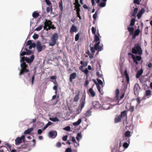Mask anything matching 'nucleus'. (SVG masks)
Segmentation results:
<instances>
[{
	"mask_svg": "<svg viewBox=\"0 0 152 152\" xmlns=\"http://www.w3.org/2000/svg\"><path fill=\"white\" fill-rule=\"evenodd\" d=\"M33 129L34 128L33 127L28 129L24 132V134H30Z\"/></svg>",
	"mask_w": 152,
	"mask_h": 152,
	"instance_id": "18",
	"label": "nucleus"
},
{
	"mask_svg": "<svg viewBox=\"0 0 152 152\" xmlns=\"http://www.w3.org/2000/svg\"><path fill=\"white\" fill-rule=\"evenodd\" d=\"M36 46V45L35 43H33L31 45H29V49H31L32 48H35Z\"/></svg>",
	"mask_w": 152,
	"mask_h": 152,
	"instance_id": "42",
	"label": "nucleus"
},
{
	"mask_svg": "<svg viewBox=\"0 0 152 152\" xmlns=\"http://www.w3.org/2000/svg\"><path fill=\"white\" fill-rule=\"evenodd\" d=\"M50 120L53 122L58 121L59 120L57 117L50 118H49Z\"/></svg>",
	"mask_w": 152,
	"mask_h": 152,
	"instance_id": "35",
	"label": "nucleus"
},
{
	"mask_svg": "<svg viewBox=\"0 0 152 152\" xmlns=\"http://www.w3.org/2000/svg\"><path fill=\"white\" fill-rule=\"evenodd\" d=\"M124 75L126 79V80L127 83H129V79L128 75L127 73L126 70H125L124 72Z\"/></svg>",
	"mask_w": 152,
	"mask_h": 152,
	"instance_id": "21",
	"label": "nucleus"
},
{
	"mask_svg": "<svg viewBox=\"0 0 152 152\" xmlns=\"http://www.w3.org/2000/svg\"><path fill=\"white\" fill-rule=\"evenodd\" d=\"M86 98V94L85 93H84L80 100V104L76 112L78 114H79L81 112L82 109L84 106L85 103Z\"/></svg>",
	"mask_w": 152,
	"mask_h": 152,
	"instance_id": "2",
	"label": "nucleus"
},
{
	"mask_svg": "<svg viewBox=\"0 0 152 152\" xmlns=\"http://www.w3.org/2000/svg\"><path fill=\"white\" fill-rule=\"evenodd\" d=\"M137 101V104H139L140 102H141V100L140 99V97H137L136 99Z\"/></svg>",
	"mask_w": 152,
	"mask_h": 152,
	"instance_id": "58",
	"label": "nucleus"
},
{
	"mask_svg": "<svg viewBox=\"0 0 152 152\" xmlns=\"http://www.w3.org/2000/svg\"><path fill=\"white\" fill-rule=\"evenodd\" d=\"M96 43L94 45V48H95V50H98L99 51H100L103 50L102 47L101 46H99L100 42H96Z\"/></svg>",
	"mask_w": 152,
	"mask_h": 152,
	"instance_id": "10",
	"label": "nucleus"
},
{
	"mask_svg": "<svg viewBox=\"0 0 152 152\" xmlns=\"http://www.w3.org/2000/svg\"><path fill=\"white\" fill-rule=\"evenodd\" d=\"M133 3L134 4H140L139 0H134Z\"/></svg>",
	"mask_w": 152,
	"mask_h": 152,
	"instance_id": "59",
	"label": "nucleus"
},
{
	"mask_svg": "<svg viewBox=\"0 0 152 152\" xmlns=\"http://www.w3.org/2000/svg\"><path fill=\"white\" fill-rule=\"evenodd\" d=\"M28 146V145L27 144L22 145L20 147V148L21 149H24L27 148Z\"/></svg>",
	"mask_w": 152,
	"mask_h": 152,
	"instance_id": "34",
	"label": "nucleus"
},
{
	"mask_svg": "<svg viewBox=\"0 0 152 152\" xmlns=\"http://www.w3.org/2000/svg\"><path fill=\"white\" fill-rule=\"evenodd\" d=\"M26 51H23L20 54V55L21 56H24L25 55H26Z\"/></svg>",
	"mask_w": 152,
	"mask_h": 152,
	"instance_id": "64",
	"label": "nucleus"
},
{
	"mask_svg": "<svg viewBox=\"0 0 152 152\" xmlns=\"http://www.w3.org/2000/svg\"><path fill=\"white\" fill-rule=\"evenodd\" d=\"M77 30V29L75 26L73 25L70 29V31L71 33H72L74 32H76Z\"/></svg>",
	"mask_w": 152,
	"mask_h": 152,
	"instance_id": "26",
	"label": "nucleus"
},
{
	"mask_svg": "<svg viewBox=\"0 0 152 152\" xmlns=\"http://www.w3.org/2000/svg\"><path fill=\"white\" fill-rule=\"evenodd\" d=\"M72 141L73 142V144L74 145L75 147H77L79 145V143L78 142H77L76 141L75 138L73 137H71Z\"/></svg>",
	"mask_w": 152,
	"mask_h": 152,
	"instance_id": "16",
	"label": "nucleus"
},
{
	"mask_svg": "<svg viewBox=\"0 0 152 152\" xmlns=\"http://www.w3.org/2000/svg\"><path fill=\"white\" fill-rule=\"evenodd\" d=\"M145 12V10L144 9H142L140 11H139L138 12L137 16V18L138 19H139L141 18L142 15Z\"/></svg>",
	"mask_w": 152,
	"mask_h": 152,
	"instance_id": "13",
	"label": "nucleus"
},
{
	"mask_svg": "<svg viewBox=\"0 0 152 152\" xmlns=\"http://www.w3.org/2000/svg\"><path fill=\"white\" fill-rule=\"evenodd\" d=\"M80 94V91H78L77 93V95H76L74 99V101L75 102H77L79 99V95Z\"/></svg>",
	"mask_w": 152,
	"mask_h": 152,
	"instance_id": "22",
	"label": "nucleus"
},
{
	"mask_svg": "<svg viewBox=\"0 0 152 152\" xmlns=\"http://www.w3.org/2000/svg\"><path fill=\"white\" fill-rule=\"evenodd\" d=\"M34 78H35V75H34L31 78V83L32 85L33 84L34 82Z\"/></svg>",
	"mask_w": 152,
	"mask_h": 152,
	"instance_id": "63",
	"label": "nucleus"
},
{
	"mask_svg": "<svg viewBox=\"0 0 152 152\" xmlns=\"http://www.w3.org/2000/svg\"><path fill=\"white\" fill-rule=\"evenodd\" d=\"M101 107V104L97 101H94L92 102V107L95 109H98Z\"/></svg>",
	"mask_w": 152,
	"mask_h": 152,
	"instance_id": "8",
	"label": "nucleus"
},
{
	"mask_svg": "<svg viewBox=\"0 0 152 152\" xmlns=\"http://www.w3.org/2000/svg\"><path fill=\"white\" fill-rule=\"evenodd\" d=\"M95 48L94 47H91L90 48V50L91 52L93 53H94L95 52Z\"/></svg>",
	"mask_w": 152,
	"mask_h": 152,
	"instance_id": "60",
	"label": "nucleus"
},
{
	"mask_svg": "<svg viewBox=\"0 0 152 152\" xmlns=\"http://www.w3.org/2000/svg\"><path fill=\"white\" fill-rule=\"evenodd\" d=\"M25 136L24 135H22L21 137H18L15 140V144L16 145H20L22 142L25 141Z\"/></svg>",
	"mask_w": 152,
	"mask_h": 152,
	"instance_id": "6",
	"label": "nucleus"
},
{
	"mask_svg": "<svg viewBox=\"0 0 152 152\" xmlns=\"http://www.w3.org/2000/svg\"><path fill=\"white\" fill-rule=\"evenodd\" d=\"M121 117L120 116V115H119L117 116H116L115 119V123H117L121 121Z\"/></svg>",
	"mask_w": 152,
	"mask_h": 152,
	"instance_id": "23",
	"label": "nucleus"
},
{
	"mask_svg": "<svg viewBox=\"0 0 152 152\" xmlns=\"http://www.w3.org/2000/svg\"><path fill=\"white\" fill-rule=\"evenodd\" d=\"M142 72L143 70L142 69H140L139 71H138L136 75V77L137 78H139L142 75Z\"/></svg>",
	"mask_w": 152,
	"mask_h": 152,
	"instance_id": "24",
	"label": "nucleus"
},
{
	"mask_svg": "<svg viewBox=\"0 0 152 152\" xmlns=\"http://www.w3.org/2000/svg\"><path fill=\"white\" fill-rule=\"evenodd\" d=\"M34 58V56L32 55L29 58L27 57H26L25 58V60L28 63H30L33 61Z\"/></svg>",
	"mask_w": 152,
	"mask_h": 152,
	"instance_id": "12",
	"label": "nucleus"
},
{
	"mask_svg": "<svg viewBox=\"0 0 152 152\" xmlns=\"http://www.w3.org/2000/svg\"><path fill=\"white\" fill-rule=\"evenodd\" d=\"M61 143L60 142H58L56 144V146L57 147L59 148L61 146Z\"/></svg>",
	"mask_w": 152,
	"mask_h": 152,
	"instance_id": "55",
	"label": "nucleus"
},
{
	"mask_svg": "<svg viewBox=\"0 0 152 152\" xmlns=\"http://www.w3.org/2000/svg\"><path fill=\"white\" fill-rule=\"evenodd\" d=\"M119 93V90L118 89H117L115 91V95L116 98H118V95Z\"/></svg>",
	"mask_w": 152,
	"mask_h": 152,
	"instance_id": "40",
	"label": "nucleus"
},
{
	"mask_svg": "<svg viewBox=\"0 0 152 152\" xmlns=\"http://www.w3.org/2000/svg\"><path fill=\"white\" fill-rule=\"evenodd\" d=\"M102 107L105 110H107L110 108V104L107 102L104 103L102 105Z\"/></svg>",
	"mask_w": 152,
	"mask_h": 152,
	"instance_id": "15",
	"label": "nucleus"
},
{
	"mask_svg": "<svg viewBox=\"0 0 152 152\" xmlns=\"http://www.w3.org/2000/svg\"><path fill=\"white\" fill-rule=\"evenodd\" d=\"M25 57L24 56L21 57V59L20 60V62L21 63H22V62L23 63V62H24V61L25 60Z\"/></svg>",
	"mask_w": 152,
	"mask_h": 152,
	"instance_id": "62",
	"label": "nucleus"
},
{
	"mask_svg": "<svg viewBox=\"0 0 152 152\" xmlns=\"http://www.w3.org/2000/svg\"><path fill=\"white\" fill-rule=\"evenodd\" d=\"M127 29L130 35L133 34L134 30V28L133 27H128L127 28Z\"/></svg>",
	"mask_w": 152,
	"mask_h": 152,
	"instance_id": "17",
	"label": "nucleus"
},
{
	"mask_svg": "<svg viewBox=\"0 0 152 152\" xmlns=\"http://www.w3.org/2000/svg\"><path fill=\"white\" fill-rule=\"evenodd\" d=\"M42 27L43 26H40L39 27H37L35 29V30L37 31H39L42 29Z\"/></svg>",
	"mask_w": 152,
	"mask_h": 152,
	"instance_id": "47",
	"label": "nucleus"
},
{
	"mask_svg": "<svg viewBox=\"0 0 152 152\" xmlns=\"http://www.w3.org/2000/svg\"><path fill=\"white\" fill-rule=\"evenodd\" d=\"M97 14L96 13V12L94 14L93 16V17L94 19L95 20L97 18Z\"/></svg>",
	"mask_w": 152,
	"mask_h": 152,
	"instance_id": "53",
	"label": "nucleus"
},
{
	"mask_svg": "<svg viewBox=\"0 0 152 152\" xmlns=\"http://www.w3.org/2000/svg\"><path fill=\"white\" fill-rule=\"evenodd\" d=\"M132 52L133 53L137 54L140 56L142 54V50L140 45L139 43L135 45L132 49Z\"/></svg>",
	"mask_w": 152,
	"mask_h": 152,
	"instance_id": "1",
	"label": "nucleus"
},
{
	"mask_svg": "<svg viewBox=\"0 0 152 152\" xmlns=\"http://www.w3.org/2000/svg\"><path fill=\"white\" fill-rule=\"evenodd\" d=\"M82 72L85 74L86 75L87 77H88V71L87 68H86L84 70H83Z\"/></svg>",
	"mask_w": 152,
	"mask_h": 152,
	"instance_id": "45",
	"label": "nucleus"
},
{
	"mask_svg": "<svg viewBox=\"0 0 152 152\" xmlns=\"http://www.w3.org/2000/svg\"><path fill=\"white\" fill-rule=\"evenodd\" d=\"M128 55L131 56L132 59H133L134 63H135L136 64H138L137 61H140L142 59L141 57L139 56H137L136 57L132 53H129Z\"/></svg>",
	"mask_w": 152,
	"mask_h": 152,
	"instance_id": "5",
	"label": "nucleus"
},
{
	"mask_svg": "<svg viewBox=\"0 0 152 152\" xmlns=\"http://www.w3.org/2000/svg\"><path fill=\"white\" fill-rule=\"evenodd\" d=\"M99 6L101 7H105L106 5V3L105 2H101L100 3H99L98 4Z\"/></svg>",
	"mask_w": 152,
	"mask_h": 152,
	"instance_id": "39",
	"label": "nucleus"
},
{
	"mask_svg": "<svg viewBox=\"0 0 152 152\" xmlns=\"http://www.w3.org/2000/svg\"><path fill=\"white\" fill-rule=\"evenodd\" d=\"M61 1L59 2V6L60 9L61 11V12L62 13L63 11V5L62 0H60Z\"/></svg>",
	"mask_w": 152,
	"mask_h": 152,
	"instance_id": "30",
	"label": "nucleus"
},
{
	"mask_svg": "<svg viewBox=\"0 0 152 152\" xmlns=\"http://www.w3.org/2000/svg\"><path fill=\"white\" fill-rule=\"evenodd\" d=\"M75 5V8L76 9H77L78 8H80V7L81 6L80 5V4H76Z\"/></svg>",
	"mask_w": 152,
	"mask_h": 152,
	"instance_id": "56",
	"label": "nucleus"
},
{
	"mask_svg": "<svg viewBox=\"0 0 152 152\" xmlns=\"http://www.w3.org/2000/svg\"><path fill=\"white\" fill-rule=\"evenodd\" d=\"M151 91L150 90H147L145 91V95L147 96H150L151 94Z\"/></svg>",
	"mask_w": 152,
	"mask_h": 152,
	"instance_id": "38",
	"label": "nucleus"
},
{
	"mask_svg": "<svg viewBox=\"0 0 152 152\" xmlns=\"http://www.w3.org/2000/svg\"><path fill=\"white\" fill-rule=\"evenodd\" d=\"M97 81L98 82V84L99 85V84H100V85H102L103 83L102 82V81L101 80L97 79Z\"/></svg>",
	"mask_w": 152,
	"mask_h": 152,
	"instance_id": "54",
	"label": "nucleus"
},
{
	"mask_svg": "<svg viewBox=\"0 0 152 152\" xmlns=\"http://www.w3.org/2000/svg\"><path fill=\"white\" fill-rule=\"evenodd\" d=\"M45 1L47 5H50L51 4V3L49 0H45Z\"/></svg>",
	"mask_w": 152,
	"mask_h": 152,
	"instance_id": "61",
	"label": "nucleus"
},
{
	"mask_svg": "<svg viewBox=\"0 0 152 152\" xmlns=\"http://www.w3.org/2000/svg\"><path fill=\"white\" fill-rule=\"evenodd\" d=\"M138 10V8L137 7L135 8L134 9V11L133 12L132 14V16H134L136 15L137 13V12Z\"/></svg>",
	"mask_w": 152,
	"mask_h": 152,
	"instance_id": "36",
	"label": "nucleus"
},
{
	"mask_svg": "<svg viewBox=\"0 0 152 152\" xmlns=\"http://www.w3.org/2000/svg\"><path fill=\"white\" fill-rule=\"evenodd\" d=\"M89 84V81L88 80V77H86V80L84 84V86L85 87H86Z\"/></svg>",
	"mask_w": 152,
	"mask_h": 152,
	"instance_id": "44",
	"label": "nucleus"
},
{
	"mask_svg": "<svg viewBox=\"0 0 152 152\" xmlns=\"http://www.w3.org/2000/svg\"><path fill=\"white\" fill-rule=\"evenodd\" d=\"M91 112L90 110H88L86 112V115L87 117H88L91 115Z\"/></svg>",
	"mask_w": 152,
	"mask_h": 152,
	"instance_id": "46",
	"label": "nucleus"
},
{
	"mask_svg": "<svg viewBox=\"0 0 152 152\" xmlns=\"http://www.w3.org/2000/svg\"><path fill=\"white\" fill-rule=\"evenodd\" d=\"M127 114V111L126 110L124 111L121 113L120 116L121 118H123L125 117Z\"/></svg>",
	"mask_w": 152,
	"mask_h": 152,
	"instance_id": "31",
	"label": "nucleus"
},
{
	"mask_svg": "<svg viewBox=\"0 0 152 152\" xmlns=\"http://www.w3.org/2000/svg\"><path fill=\"white\" fill-rule=\"evenodd\" d=\"M135 19L134 18H132L131 19L130 23V25L131 26H134L135 24Z\"/></svg>",
	"mask_w": 152,
	"mask_h": 152,
	"instance_id": "33",
	"label": "nucleus"
},
{
	"mask_svg": "<svg viewBox=\"0 0 152 152\" xmlns=\"http://www.w3.org/2000/svg\"><path fill=\"white\" fill-rule=\"evenodd\" d=\"M130 144V142H124L123 144V146L125 148H127L128 147L129 145Z\"/></svg>",
	"mask_w": 152,
	"mask_h": 152,
	"instance_id": "37",
	"label": "nucleus"
},
{
	"mask_svg": "<svg viewBox=\"0 0 152 152\" xmlns=\"http://www.w3.org/2000/svg\"><path fill=\"white\" fill-rule=\"evenodd\" d=\"M134 107L133 106L130 105L129 107V110L132 113L134 111Z\"/></svg>",
	"mask_w": 152,
	"mask_h": 152,
	"instance_id": "48",
	"label": "nucleus"
},
{
	"mask_svg": "<svg viewBox=\"0 0 152 152\" xmlns=\"http://www.w3.org/2000/svg\"><path fill=\"white\" fill-rule=\"evenodd\" d=\"M58 38V35L57 33L54 34L52 36L50 39V42L49 43V46H53L55 45L56 43V41Z\"/></svg>",
	"mask_w": 152,
	"mask_h": 152,
	"instance_id": "4",
	"label": "nucleus"
},
{
	"mask_svg": "<svg viewBox=\"0 0 152 152\" xmlns=\"http://www.w3.org/2000/svg\"><path fill=\"white\" fill-rule=\"evenodd\" d=\"M52 23L51 21L49 20H48L46 19L45 20V21L44 23V25L45 26H49L50 25H52Z\"/></svg>",
	"mask_w": 152,
	"mask_h": 152,
	"instance_id": "19",
	"label": "nucleus"
},
{
	"mask_svg": "<svg viewBox=\"0 0 152 152\" xmlns=\"http://www.w3.org/2000/svg\"><path fill=\"white\" fill-rule=\"evenodd\" d=\"M139 26H138V29L135 30L134 33V34L135 35H136L137 36H138L139 35L140 32V30L139 29Z\"/></svg>",
	"mask_w": 152,
	"mask_h": 152,
	"instance_id": "32",
	"label": "nucleus"
},
{
	"mask_svg": "<svg viewBox=\"0 0 152 152\" xmlns=\"http://www.w3.org/2000/svg\"><path fill=\"white\" fill-rule=\"evenodd\" d=\"M123 138L125 142H130V138L129 137H124V136H123Z\"/></svg>",
	"mask_w": 152,
	"mask_h": 152,
	"instance_id": "28",
	"label": "nucleus"
},
{
	"mask_svg": "<svg viewBox=\"0 0 152 152\" xmlns=\"http://www.w3.org/2000/svg\"><path fill=\"white\" fill-rule=\"evenodd\" d=\"M77 76V74L75 72H73L70 75L69 77L70 81L71 82L72 81V80L76 78Z\"/></svg>",
	"mask_w": 152,
	"mask_h": 152,
	"instance_id": "14",
	"label": "nucleus"
},
{
	"mask_svg": "<svg viewBox=\"0 0 152 152\" xmlns=\"http://www.w3.org/2000/svg\"><path fill=\"white\" fill-rule=\"evenodd\" d=\"M96 87L98 89V91H99V92L101 93V91L100 90V86L98 84H96Z\"/></svg>",
	"mask_w": 152,
	"mask_h": 152,
	"instance_id": "52",
	"label": "nucleus"
},
{
	"mask_svg": "<svg viewBox=\"0 0 152 152\" xmlns=\"http://www.w3.org/2000/svg\"><path fill=\"white\" fill-rule=\"evenodd\" d=\"M91 31L92 33V34H94L95 35L96 34V29L94 27H92L91 28Z\"/></svg>",
	"mask_w": 152,
	"mask_h": 152,
	"instance_id": "49",
	"label": "nucleus"
},
{
	"mask_svg": "<svg viewBox=\"0 0 152 152\" xmlns=\"http://www.w3.org/2000/svg\"><path fill=\"white\" fill-rule=\"evenodd\" d=\"M131 132L128 130L126 131L124 133V137H129L131 136Z\"/></svg>",
	"mask_w": 152,
	"mask_h": 152,
	"instance_id": "27",
	"label": "nucleus"
},
{
	"mask_svg": "<svg viewBox=\"0 0 152 152\" xmlns=\"http://www.w3.org/2000/svg\"><path fill=\"white\" fill-rule=\"evenodd\" d=\"M88 92L92 97H94L95 96V94L94 92L93 91L92 88H91L89 89Z\"/></svg>",
	"mask_w": 152,
	"mask_h": 152,
	"instance_id": "25",
	"label": "nucleus"
},
{
	"mask_svg": "<svg viewBox=\"0 0 152 152\" xmlns=\"http://www.w3.org/2000/svg\"><path fill=\"white\" fill-rule=\"evenodd\" d=\"M46 46L45 45H41V43L40 42L38 41L37 43V49L38 52L41 51L42 49H45Z\"/></svg>",
	"mask_w": 152,
	"mask_h": 152,
	"instance_id": "7",
	"label": "nucleus"
},
{
	"mask_svg": "<svg viewBox=\"0 0 152 152\" xmlns=\"http://www.w3.org/2000/svg\"><path fill=\"white\" fill-rule=\"evenodd\" d=\"M67 152H77V150H72L71 148H67Z\"/></svg>",
	"mask_w": 152,
	"mask_h": 152,
	"instance_id": "41",
	"label": "nucleus"
},
{
	"mask_svg": "<svg viewBox=\"0 0 152 152\" xmlns=\"http://www.w3.org/2000/svg\"><path fill=\"white\" fill-rule=\"evenodd\" d=\"M38 37L39 36L38 34H35L33 36V37L34 39H36L38 38Z\"/></svg>",
	"mask_w": 152,
	"mask_h": 152,
	"instance_id": "51",
	"label": "nucleus"
},
{
	"mask_svg": "<svg viewBox=\"0 0 152 152\" xmlns=\"http://www.w3.org/2000/svg\"><path fill=\"white\" fill-rule=\"evenodd\" d=\"M97 34L98 35H97L96 34H95L94 35V41L95 42H100V39L99 37V34L98 32Z\"/></svg>",
	"mask_w": 152,
	"mask_h": 152,
	"instance_id": "20",
	"label": "nucleus"
},
{
	"mask_svg": "<svg viewBox=\"0 0 152 152\" xmlns=\"http://www.w3.org/2000/svg\"><path fill=\"white\" fill-rule=\"evenodd\" d=\"M79 33H78L77 34L75 37V41H77L78 40L79 38Z\"/></svg>",
	"mask_w": 152,
	"mask_h": 152,
	"instance_id": "43",
	"label": "nucleus"
},
{
	"mask_svg": "<svg viewBox=\"0 0 152 152\" xmlns=\"http://www.w3.org/2000/svg\"><path fill=\"white\" fill-rule=\"evenodd\" d=\"M32 43V41L31 40H29L27 42V43L26 44V46H28L29 45H31Z\"/></svg>",
	"mask_w": 152,
	"mask_h": 152,
	"instance_id": "57",
	"label": "nucleus"
},
{
	"mask_svg": "<svg viewBox=\"0 0 152 152\" xmlns=\"http://www.w3.org/2000/svg\"><path fill=\"white\" fill-rule=\"evenodd\" d=\"M57 132L56 131H52L50 132L48 134V136L51 138H55L57 135Z\"/></svg>",
	"mask_w": 152,
	"mask_h": 152,
	"instance_id": "9",
	"label": "nucleus"
},
{
	"mask_svg": "<svg viewBox=\"0 0 152 152\" xmlns=\"http://www.w3.org/2000/svg\"><path fill=\"white\" fill-rule=\"evenodd\" d=\"M140 89V87L139 85L137 83H136L135 85L134 88V94H136L138 93Z\"/></svg>",
	"mask_w": 152,
	"mask_h": 152,
	"instance_id": "11",
	"label": "nucleus"
},
{
	"mask_svg": "<svg viewBox=\"0 0 152 152\" xmlns=\"http://www.w3.org/2000/svg\"><path fill=\"white\" fill-rule=\"evenodd\" d=\"M51 10V11H52V6L50 8L49 7H47L46 8V11L47 13H48L50 12V10Z\"/></svg>",
	"mask_w": 152,
	"mask_h": 152,
	"instance_id": "50",
	"label": "nucleus"
},
{
	"mask_svg": "<svg viewBox=\"0 0 152 152\" xmlns=\"http://www.w3.org/2000/svg\"><path fill=\"white\" fill-rule=\"evenodd\" d=\"M32 15L34 18H36L39 15V13L36 11H34L33 12Z\"/></svg>",
	"mask_w": 152,
	"mask_h": 152,
	"instance_id": "29",
	"label": "nucleus"
},
{
	"mask_svg": "<svg viewBox=\"0 0 152 152\" xmlns=\"http://www.w3.org/2000/svg\"><path fill=\"white\" fill-rule=\"evenodd\" d=\"M21 69L20 70L19 75H21L23 74L24 73H27L29 72V70L27 68H28L27 65L25 62L22 63L20 65Z\"/></svg>",
	"mask_w": 152,
	"mask_h": 152,
	"instance_id": "3",
	"label": "nucleus"
}]
</instances>
